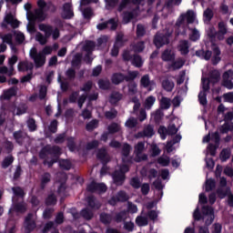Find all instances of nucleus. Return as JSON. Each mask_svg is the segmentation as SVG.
Returning <instances> with one entry per match:
<instances>
[{
    "label": "nucleus",
    "instance_id": "f257e3e1",
    "mask_svg": "<svg viewBox=\"0 0 233 233\" xmlns=\"http://www.w3.org/2000/svg\"><path fill=\"white\" fill-rule=\"evenodd\" d=\"M196 22V13L193 10H187L186 13H183L177 18L175 25L177 28L180 26H185V25H192Z\"/></svg>",
    "mask_w": 233,
    "mask_h": 233
},
{
    "label": "nucleus",
    "instance_id": "f03ea898",
    "mask_svg": "<svg viewBox=\"0 0 233 233\" xmlns=\"http://www.w3.org/2000/svg\"><path fill=\"white\" fill-rule=\"evenodd\" d=\"M46 156H53V157L59 159L61 156V147L59 146L47 145L44 147L39 153L40 159H46Z\"/></svg>",
    "mask_w": 233,
    "mask_h": 233
},
{
    "label": "nucleus",
    "instance_id": "7ed1b4c3",
    "mask_svg": "<svg viewBox=\"0 0 233 233\" xmlns=\"http://www.w3.org/2000/svg\"><path fill=\"white\" fill-rule=\"evenodd\" d=\"M174 31L172 29H167L166 33H157L155 35L154 43L157 48H161V46H165V45H168L170 43V37Z\"/></svg>",
    "mask_w": 233,
    "mask_h": 233
},
{
    "label": "nucleus",
    "instance_id": "20e7f679",
    "mask_svg": "<svg viewBox=\"0 0 233 233\" xmlns=\"http://www.w3.org/2000/svg\"><path fill=\"white\" fill-rule=\"evenodd\" d=\"M122 59L123 61H131L133 66H136L137 68H141V66H143V58H141V56L136 54L132 56L129 50H124Z\"/></svg>",
    "mask_w": 233,
    "mask_h": 233
},
{
    "label": "nucleus",
    "instance_id": "39448f33",
    "mask_svg": "<svg viewBox=\"0 0 233 233\" xmlns=\"http://www.w3.org/2000/svg\"><path fill=\"white\" fill-rule=\"evenodd\" d=\"M37 224L34 220V213H28L24 220V232L32 233L35 230Z\"/></svg>",
    "mask_w": 233,
    "mask_h": 233
},
{
    "label": "nucleus",
    "instance_id": "423d86ee",
    "mask_svg": "<svg viewBox=\"0 0 233 233\" xmlns=\"http://www.w3.org/2000/svg\"><path fill=\"white\" fill-rule=\"evenodd\" d=\"M201 81L203 90L198 94V100L200 105H207V92L210 90V80L208 78L202 77Z\"/></svg>",
    "mask_w": 233,
    "mask_h": 233
},
{
    "label": "nucleus",
    "instance_id": "0eeeda50",
    "mask_svg": "<svg viewBox=\"0 0 233 233\" xmlns=\"http://www.w3.org/2000/svg\"><path fill=\"white\" fill-rule=\"evenodd\" d=\"M86 191L90 192V194H96V192L104 194V192H106V185H105L104 183H97L96 181H92L91 183L87 184Z\"/></svg>",
    "mask_w": 233,
    "mask_h": 233
},
{
    "label": "nucleus",
    "instance_id": "6e6552de",
    "mask_svg": "<svg viewBox=\"0 0 233 233\" xmlns=\"http://www.w3.org/2000/svg\"><path fill=\"white\" fill-rule=\"evenodd\" d=\"M233 70L229 69L223 73L222 75V86H225V88H228V90L233 89Z\"/></svg>",
    "mask_w": 233,
    "mask_h": 233
},
{
    "label": "nucleus",
    "instance_id": "1a4fd4ad",
    "mask_svg": "<svg viewBox=\"0 0 233 233\" xmlns=\"http://www.w3.org/2000/svg\"><path fill=\"white\" fill-rule=\"evenodd\" d=\"M203 219L205 220L206 225H212L214 222V208L212 207L204 206L202 208Z\"/></svg>",
    "mask_w": 233,
    "mask_h": 233
},
{
    "label": "nucleus",
    "instance_id": "9d476101",
    "mask_svg": "<svg viewBox=\"0 0 233 233\" xmlns=\"http://www.w3.org/2000/svg\"><path fill=\"white\" fill-rule=\"evenodd\" d=\"M143 150H145V143L138 142L135 146V154H136L135 161L137 163H141V161H147V154H144L141 157V154H143Z\"/></svg>",
    "mask_w": 233,
    "mask_h": 233
},
{
    "label": "nucleus",
    "instance_id": "9b49d317",
    "mask_svg": "<svg viewBox=\"0 0 233 233\" xmlns=\"http://www.w3.org/2000/svg\"><path fill=\"white\" fill-rule=\"evenodd\" d=\"M113 183L116 185V187H122L125 184V179H127V175L122 173L121 171L115 170L112 173Z\"/></svg>",
    "mask_w": 233,
    "mask_h": 233
},
{
    "label": "nucleus",
    "instance_id": "f8f14e48",
    "mask_svg": "<svg viewBox=\"0 0 233 233\" xmlns=\"http://www.w3.org/2000/svg\"><path fill=\"white\" fill-rule=\"evenodd\" d=\"M62 19H72L74 17V9L71 3H65L62 7Z\"/></svg>",
    "mask_w": 233,
    "mask_h": 233
},
{
    "label": "nucleus",
    "instance_id": "ddd939ff",
    "mask_svg": "<svg viewBox=\"0 0 233 233\" xmlns=\"http://www.w3.org/2000/svg\"><path fill=\"white\" fill-rule=\"evenodd\" d=\"M108 25H111L110 30H117V22H116V19L111 18L106 22L100 23L96 25L97 30H106L108 28Z\"/></svg>",
    "mask_w": 233,
    "mask_h": 233
},
{
    "label": "nucleus",
    "instance_id": "4468645a",
    "mask_svg": "<svg viewBox=\"0 0 233 233\" xmlns=\"http://www.w3.org/2000/svg\"><path fill=\"white\" fill-rule=\"evenodd\" d=\"M96 158L99 159L101 163H110V155H108V151L106 148L102 147L98 149L96 153Z\"/></svg>",
    "mask_w": 233,
    "mask_h": 233
},
{
    "label": "nucleus",
    "instance_id": "2eb2a0df",
    "mask_svg": "<svg viewBox=\"0 0 233 233\" xmlns=\"http://www.w3.org/2000/svg\"><path fill=\"white\" fill-rule=\"evenodd\" d=\"M26 133H25L23 130L15 131L13 133V137L19 147H23L25 140L26 139Z\"/></svg>",
    "mask_w": 233,
    "mask_h": 233
},
{
    "label": "nucleus",
    "instance_id": "dca6fc26",
    "mask_svg": "<svg viewBox=\"0 0 233 233\" xmlns=\"http://www.w3.org/2000/svg\"><path fill=\"white\" fill-rule=\"evenodd\" d=\"M131 149H132V147H130L128 143H125L123 145V147H122L123 163H132V158H128V156H130Z\"/></svg>",
    "mask_w": 233,
    "mask_h": 233
},
{
    "label": "nucleus",
    "instance_id": "f3484780",
    "mask_svg": "<svg viewBox=\"0 0 233 233\" xmlns=\"http://www.w3.org/2000/svg\"><path fill=\"white\" fill-rule=\"evenodd\" d=\"M141 3H143V0H121L117 6V12H123L127 5H141Z\"/></svg>",
    "mask_w": 233,
    "mask_h": 233
},
{
    "label": "nucleus",
    "instance_id": "a211bd4d",
    "mask_svg": "<svg viewBox=\"0 0 233 233\" xmlns=\"http://www.w3.org/2000/svg\"><path fill=\"white\" fill-rule=\"evenodd\" d=\"M33 61L35 68H41L42 66H45V64L46 63V56L43 53H39L37 56L33 58Z\"/></svg>",
    "mask_w": 233,
    "mask_h": 233
},
{
    "label": "nucleus",
    "instance_id": "6ab92c4d",
    "mask_svg": "<svg viewBox=\"0 0 233 233\" xmlns=\"http://www.w3.org/2000/svg\"><path fill=\"white\" fill-rule=\"evenodd\" d=\"M123 99V94L119 93V91H112L109 96V103L110 105H117L119 101Z\"/></svg>",
    "mask_w": 233,
    "mask_h": 233
},
{
    "label": "nucleus",
    "instance_id": "aec40b11",
    "mask_svg": "<svg viewBox=\"0 0 233 233\" xmlns=\"http://www.w3.org/2000/svg\"><path fill=\"white\" fill-rule=\"evenodd\" d=\"M31 72L34 70V63L28 61H23L18 64V72Z\"/></svg>",
    "mask_w": 233,
    "mask_h": 233
},
{
    "label": "nucleus",
    "instance_id": "412c9836",
    "mask_svg": "<svg viewBox=\"0 0 233 233\" xmlns=\"http://www.w3.org/2000/svg\"><path fill=\"white\" fill-rule=\"evenodd\" d=\"M6 25H10L13 28H19V20L14 18L13 14H8L4 19Z\"/></svg>",
    "mask_w": 233,
    "mask_h": 233
},
{
    "label": "nucleus",
    "instance_id": "4be33fe9",
    "mask_svg": "<svg viewBox=\"0 0 233 233\" xmlns=\"http://www.w3.org/2000/svg\"><path fill=\"white\" fill-rule=\"evenodd\" d=\"M38 28L41 32L45 33V36L47 37V39H49L52 36V34L54 32V27L52 25L40 24L38 25Z\"/></svg>",
    "mask_w": 233,
    "mask_h": 233
},
{
    "label": "nucleus",
    "instance_id": "5701e85b",
    "mask_svg": "<svg viewBox=\"0 0 233 233\" xmlns=\"http://www.w3.org/2000/svg\"><path fill=\"white\" fill-rule=\"evenodd\" d=\"M52 181V175L48 172L44 173L41 176L40 188L41 190H45L46 188V185Z\"/></svg>",
    "mask_w": 233,
    "mask_h": 233
},
{
    "label": "nucleus",
    "instance_id": "b1692460",
    "mask_svg": "<svg viewBox=\"0 0 233 233\" xmlns=\"http://www.w3.org/2000/svg\"><path fill=\"white\" fill-rule=\"evenodd\" d=\"M208 79L212 83V85H216V83H219L221 74L218 70L213 69L209 72V77Z\"/></svg>",
    "mask_w": 233,
    "mask_h": 233
},
{
    "label": "nucleus",
    "instance_id": "393cba45",
    "mask_svg": "<svg viewBox=\"0 0 233 233\" xmlns=\"http://www.w3.org/2000/svg\"><path fill=\"white\" fill-rule=\"evenodd\" d=\"M87 207L93 210H99L101 208V204L96 199V197L91 196L87 198Z\"/></svg>",
    "mask_w": 233,
    "mask_h": 233
},
{
    "label": "nucleus",
    "instance_id": "a878e982",
    "mask_svg": "<svg viewBox=\"0 0 233 233\" xmlns=\"http://www.w3.org/2000/svg\"><path fill=\"white\" fill-rule=\"evenodd\" d=\"M82 62L83 55L81 53H76L71 61V66H73V68H81Z\"/></svg>",
    "mask_w": 233,
    "mask_h": 233
},
{
    "label": "nucleus",
    "instance_id": "bb28decb",
    "mask_svg": "<svg viewBox=\"0 0 233 233\" xmlns=\"http://www.w3.org/2000/svg\"><path fill=\"white\" fill-rule=\"evenodd\" d=\"M111 81L113 85H121L123 81H126L125 74L123 73H115L111 76Z\"/></svg>",
    "mask_w": 233,
    "mask_h": 233
},
{
    "label": "nucleus",
    "instance_id": "cd10ccee",
    "mask_svg": "<svg viewBox=\"0 0 233 233\" xmlns=\"http://www.w3.org/2000/svg\"><path fill=\"white\" fill-rule=\"evenodd\" d=\"M188 30H189V35H188L189 40L193 42L198 41L199 37H201L199 30H198V28L196 27L194 28L188 27Z\"/></svg>",
    "mask_w": 233,
    "mask_h": 233
},
{
    "label": "nucleus",
    "instance_id": "c85d7f7f",
    "mask_svg": "<svg viewBox=\"0 0 233 233\" xmlns=\"http://www.w3.org/2000/svg\"><path fill=\"white\" fill-rule=\"evenodd\" d=\"M188 48H190V45L188 44V40H181L178 45L179 52L182 56H187L188 54Z\"/></svg>",
    "mask_w": 233,
    "mask_h": 233
},
{
    "label": "nucleus",
    "instance_id": "c756f323",
    "mask_svg": "<svg viewBox=\"0 0 233 233\" xmlns=\"http://www.w3.org/2000/svg\"><path fill=\"white\" fill-rule=\"evenodd\" d=\"M181 141V135H177L172 140L168 141L167 143L166 148H167V152L170 153L174 150V145H176V143H179Z\"/></svg>",
    "mask_w": 233,
    "mask_h": 233
},
{
    "label": "nucleus",
    "instance_id": "7c9ffc66",
    "mask_svg": "<svg viewBox=\"0 0 233 233\" xmlns=\"http://www.w3.org/2000/svg\"><path fill=\"white\" fill-rule=\"evenodd\" d=\"M136 18V15H134V11H125L123 12L122 21L124 25H128L132 19Z\"/></svg>",
    "mask_w": 233,
    "mask_h": 233
},
{
    "label": "nucleus",
    "instance_id": "2f4dec72",
    "mask_svg": "<svg viewBox=\"0 0 233 233\" xmlns=\"http://www.w3.org/2000/svg\"><path fill=\"white\" fill-rule=\"evenodd\" d=\"M221 51L219 50V47L213 46V57L211 59L213 65H218L221 61Z\"/></svg>",
    "mask_w": 233,
    "mask_h": 233
},
{
    "label": "nucleus",
    "instance_id": "473e14b6",
    "mask_svg": "<svg viewBox=\"0 0 233 233\" xmlns=\"http://www.w3.org/2000/svg\"><path fill=\"white\" fill-rule=\"evenodd\" d=\"M45 203L46 207H56L57 205V197L56 194L51 193L46 197Z\"/></svg>",
    "mask_w": 233,
    "mask_h": 233
},
{
    "label": "nucleus",
    "instance_id": "72a5a7b5",
    "mask_svg": "<svg viewBox=\"0 0 233 233\" xmlns=\"http://www.w3.org/2000/svg\"><path fill=\"white\" fill-rule=\"evenodd\" d=\"M174 81H172L170 78H165L162 80V88L166 89L167 92H172L174 90Z\"/></svg>",
    "mask_w": 233,
    "mask_h": 233
},
{
    "label": "nucleus",
    "instance_id": "f704fd0d",
    "mask_svg": "<svg viewBox=\"0 0 233 233\" xmlns=\"http://www.w3.org/2000/svg\"><path fill=\"white\" fill-rule=\"evenodd\" d=\"M172 106V100L167 96H162L160 99V108L162 110H168Z\"/></svg>",
    "mask_w": 233,
    "mask_h": 233
},
{
    "label": "nucleus",
    "instance_id": "c9c22d12",
    "mask_svg": "<svg viewBox=\"0 0 233 233\" xmlns=\"http://www.w3.org/2000/svg\"><path fill=\"white\" fill-rule=\"evenodd\" d=\"M99 219L100 223H103V225H110L112 223V215L102 212L99 215Z\"/></svg>",
    "mask_w": 233,
    "mask_h": 233
},
{
    "label": "nucleus",
    "instance_id": "e433bc0d",
    "mask_svg": "<svg viewBox=\"0 0 233 233\" xmlns=\"http://www.w3.org/2000/svg\"><path fill=\"white\" fill-rule=\"evenodd\" d=\"M225 34H227V24L224 22L218 23V39L220 41L223 40L225 37Z\"/></svg>",
    "mask_w": 233,
    "mask_h": 233
},
{
    "label": "nucleus",
    "instance_id": "4c0bfd02",
    "mask_svg": "<svg viewBox=\"0 0 233 233\" xmlns=\"http://www.w3.org/2000/svg\"><path fill=\"white\" fill-rule=\"evenodd\" d=\"M153 187L155 190H157L158 194H160V198H163V188H165V185L160 178H157L153 182Z\"/></svg>",
    "mask_w": 233,
    "mask_h": 233
},
{
    "label": "nucleus",
    "instance_id": "58836bf2",
    "mask_svg": "<svg viewBox=\"0 0 233 233\" xmlns=\"http://www.w3.org/2000/svg\"><path fill=\"white\" fill-rule=\"evenodd\" d=\"M80 215L84 219H86V221H90L92 218H94V212L90 210L88 208H85L80 211Z\"/></svg>",
    "mask_w": 233,
    "mask_h": 233
},
{
    "label": "nucleus",
    "instance_id": "ea45409f",
    "mask_svg": "<svg viewBox=\"0 0 233 233\" xmlns=\"http://www.w3.org/2000/svg\"><path fill=\"white\" fill-rule=\"evenodd\" d=\"M212 17H214V11L210 7H208L203 13L204 23H210Z\"/></svg>",
    "mask_w": 233,
    "mask_h": 233
},
{
    "label": "nucleus",
    "instance_id": "a19ab883",
    "mask_svg": "<svg viewBox=\"0 0 233 233\" xmlns=\"http://www.w3.org/2000/svg\"><path fill=\"white\" fill-rule=\"evenodd\" d=\"M13 210L18 214H25V212H26V205L23 202L15 203L13 207Z\"/></svg>",
    "mask_w": 233,
    "mask_h": 233
},
{
    "label": "nucleus",
    "instance_id": "79ce46f5",
    "mask_svg": "<svg viewBox=\"0 0 233 233\" xmlns=\"http://www.w3.org/2000/svg\"><path fill=\"white\" fill-rule=\"evenodd\" d=\"M97 127H99V120L93 119L86 125V130L87 132H94Z\"/></svg>",
    "mask_w": 233,
    "mask_h": 233
},
{
    "label": "nucleus",
    "instance_id": "37998d69",
    "mask_svg": "<svg viewBox=\"0 0 233 233\" xmlns=\"http://www.w3.org/2000/svg\"><path fill=\"white\" fill-rule=\"evenodd\" d=\"M15 159V158L12 155H9V156L5 157L4 158V160L2 161V168H5V169L8 168V167L13 165Z\"/></svg>",
    "mask_w": 233,
    "mask_h": 233
},
{
    "label": "nucleus",
    "instance_id": "c03bdc74",
    "mask_svg": "<svg viewBox=\"0 0 233 233\" xmlns=\"http://www.w3.org/2000/svg\"><path fill=\"white\" fill-rule=\"evenodd\" d=\"M125 127L127 128H136V127H137V118L134 117V116H131L129 117L126 123H125Z\"/></svg>",
    "mask_w": 233,
    "mask_h": 233
},
{
    "label": "nucleus",
    "instance_id": "a18cd8bd",
    "mask_svg": "<svg viewBox=\"0 0 233 233\" xmlns=\"http://www.w3.org/2000/svg\"><path fill=\"white\" fill-rule=\"evenodd\" d=\"M98 86L101 90H109L110 89V80L108 79H99L98 80Z\"/></svg>",
    "mask_w": 233,
    "mask_h": 233
},
{
    "label": "nucleus",
    "instance_id": "49530a36",
    "mask_svg": "<svg viewBox=\"0 0 233 233\" xmlns=\"http://www.w3.org/2000/svg\"><path fill=\"white\" fill-rule=\"evenodd\" d=\"M217 194L220 199H223V198L230 194V187H219L217 190Z\"/></svg>",
    "mask_w": 233,
    "mask_h": 233
},
{
    "label": "nucleus",
    "instance_id": "de8ad7c7",
    "mask_svg": "<svg viewBox=\"0 0 233 233\" xmlns=\"http://www.w3.org/2000/svg\"><path fill=\"white\" fill-rule=\"evenodd\" d=\"M107 133L109 134H117V132L121 130V127L119 126V124L113 122L111 125L107 127Z\"/></svg>",
    "mask_w": 233,
    "mask_h": 233
},
{
    "label": "nucleus",
    "instance_id": "09e8293b",
    "mask_svg": "<svg viewBox=\"0 0 233 233\" xmlns=\"http://www.w3.org/2000/svg\"><path fill=\"white\" fill-rule=\"evenodd\" d=\"M59 167L62 170H70L72 168V162L68 159H61L59 160Z\"/></svg>",
    "mask_w": 233,
    "mask_h": 233
},
{
    "label": "nucleus",
    "instance_id": "8fccbe9b",
    "mask_svg": "<svg viewBox=\"0 0 233 233\" xmlns=\"http://www.w3.org/2000/svg\"><path fill=\"white\" fill-rule=\"evenodd\" d=\"M83 48L85 52L92 54V52H94V48H96V42L89 40L86 43Z\"/></svg>",
    "mask_w": 233,
    "mask_h": 233
},
{
    "label": "nucleus",
    "instance_id": "3c124183",
    "mask_svg": "<svg viewBox=\"0 0 233 233\" xmlns=\"http://www.w3.org/2000/svg\"><path fill=\"white\" fill-rule=\"evenodd\" d=\"M128 212L127 210H122L116 214L115 219L116 223H122V221H125L127 219Z\"/></svg>",
    "mask_w": 233,
    "mask_h": 233
},
{
    "label": "nucleus",
    "instance_id": "603ef678",
    "mask_svg": "<svg viewBox=\"0 0 233 233\" xmlns=\"http://www.w3.org/2000/svg\"><path fill=\"white\" fill-rule=\"evenodd\" d=\"M162 59H163V61H172V60H174V53H172V50L166 49L162 53Z\"/></svg>",
    "mask_w": 233,
    "mask_h": 233
},
{
    "label": "nucleus",
    "instance_id": "864d4df0",
    "mask_svg": "<svg viewBox=\"0 0 233 233\" xmlns=\"http://www.w3.org/2000/svg\"><path fill=\"white\" fill-rule=\"evenodd\" d=\"M35 16L36 18V21H38L39 23H43V21L46 19V16H45V11L42 9H35Z\"/></svg>",
    "mask_w": 233,
    "mask_h": 233
},
{
    "label": "nucleus",
    "instance_id": "5fc2aeb1",
    "mask_svg": "<svg viewBox=\"0 0 233 233\" xmlns=\"http://www.w3.org/2000/svg\"><path fill=\"white\" fill-rule=\"evenodd\" d=\"M233 131V123L226 122L220 128L219 131L221 134H227L228 132Z\"/></svg>",
    "mask_w": 233,
    "mask_h": 233
},
{
    "label": "nucleus",
    "instance_id": "6e6d98bb",
    "mask_svg": "<svg viewBox=\"0 0 233 233\" xmlns=\"http://www.w3.org/2000/svg\"><path fill=\"white\" fill-rule=\"evenodd\" d=\"M26 125L29 132H35V130H37V124H35V119L30 117L27 119Z\"/></svg>",
    "mask_w": 233,
    "mask_h": 233
},
{
    "label": "nucleus",
    "instance_id": "4d7b16f0",
    "mask_svg": "<svg viewBox=\"0 0 233 233\" xmlns=\"http://www.w3.org/2000/svg\"><path fill=\"white\" fill-rule=\"evenodd\" d=\"M157 163L161 165V167H168V165H170V157L163 155L157 158Z\"/></svg>",
    "mask_w": 233,
    "mask_h": 233
},
{
    "label": "nucleus",
    "instance_id": "13d9d810",
    "mask_svg": "<svg viewBox=\"0 0 233 233\" xmlns=\"http://www.w3.org/2000/svg\"><path fill=\"white\" fill-rule=\"evenodd\" d=\"M17 96V87H11L5 93V99H12V97Z\"/></svg>",
    "mask_w": 233,
    "mask_h": 233
},
{
    "label": "nucleus",
    "instance_id": "bf43d9fd",
    "mask_svg": "<svg viewBox=\"0 0 233 233\" xmlns=\"http://www.w3.org/2000/svg\"><path fill=\"white\" fill-rule=\"evenodd\" d=\"M67 141V148L70 152H75L76 146V138L74 137H69L66 138Z\"/></svg>",
    "mask_w": 233,
    "mask_h": 233
},
{
    "label": "nucleus",
    "instance_id": "052dcab7",
    "mask_svg": "<svg viewBox=\"0 0 233 233\" xmlns=\"http://www.w3.org/2000/svg\"><path fill=\"white\" fill-rule=\"evenodd\" d=\"M106 10H114L117 5H119V0H105Z\"/></svg>",
    "mask_w": 233,
    "mask_h": 233
},
{
    "label": "nucleus",
    "instance_id": "680f3d73",
    "mask_svg": "<svg viewBox=\"0 0 233 233\" xmlns=\"http://www.w3.org/2000/svg\"><path fill=\"white\" fill-rule=\"evenodd\" d=\"M27 110H28V106H26V104L25 103H21L16 107V116H23V114H26Z\"/></svg>",
    "mask_w": 233,
    "mask_h": 233
},
{
    "label": "nucleus",
    "instance_id": "e2e57ef3",
    "mask_svg": "<svg viewBox=\"0 0 233 233\" xmlns=\"http://www.w3.org/2000/svg\"><path fill=\"white\" fill-rule=\"evenodd\" d=\"M106 119H116L117 117V110L116 108H111L110 111L105 112Z\"/></svg>",
    "mask_w": 233,
    "mask_h": 233
},
{
    "label": "nucleus",
    "instance_id": "0e129e2a",
    "mask_svg": "<svg viewBox=\"0 0 233 233\" xmlns=\"http://www.w3.org/2000/svg\"><path fill=\"white\" fill-rule=\"evenodd\" d=\"M116 196L119 203H125L128 199V195H127V192L123 190L118 191Z\"/></svg>",
    "mask_w": 233,
    "mask_h": 233
},
{
    "label": "nucleus",
    "instance_id": "69168bd1",
    "mask_svg": "<svg viewBox=\"0 0 233 233\" xmlns=\"http://www.w3.org/2000/svg\"><path fill=\"white\" fill-rule=\"evenodd\" d=\"M12 191L16 198H25V190L21 187H13Z\"/></svg>",
    "mask_w": 233,
    "mask_h": 233
},
{
    "label": "nucleus",
    "instance_id": "338daca9",
    "mask_svg": "<svg viewBox=\"0 0 233 233\" xmlns=\"http://www.w3.org/2000/svg\"><path fill=\"white\" fill-rule=\"evenodd\" d=\"M66 76L69 81H74V79H76V69H74V67H69L66 71Z\"/></svg>",
    "mask_w": 233,
    "mask_h": 233
},
{
    "label": "nucleus",
    "instance_id": "774afa93",
    "mask_svg": "<svg viewBox=\"0 0 233 233\" xmlns=\"http://www.w3.org/2000/svg\"><path fill=\"white\" fill-rule=\"evenodd\" d=\"M206 192H210V190H214L216 188V181L214 179H208L206 181Z\"/></svg>",
    "mask_w": 233,
    "mask_h": 233
}]
</instances>
